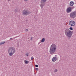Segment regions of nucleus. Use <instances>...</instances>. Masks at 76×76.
<instances>
[{"instance_id":"f257e3e1","label":"nucleus","mask_w":76,"mask_h":76,"mask_svg":"<svg viewBox=\"0 0 76 76\" xmlns=\"http://www.w3.org/2000/svg\"><path fill=\"white\" fill-rule=\"evenodd\" d=\"M7 53L9 56H12L16 53V49L14 47H10L8 50Z\"/></svg>"},{"instance_id":"f03ea898","label":"nucleus","mask_w":76,"mask_h":76,"mask_svg":"<svg viewBox=\"0 0 76 76\" xmlns=\"http://www.w3.org/2000/svg\"><path fill=\"white\" fill-rule=\"evenodd\" d=\"M56 48L57 46L54 44H53L50 46V54H53L56 51Z\"/></svg>"},{"instance_id":"7ed1b4c3","label":"nucleus","mask_w":76,"mask_h":76,"mask_svg":"<svg viewBox=\"0 0 76 76\" xmlns=\"http://www.w3.org/2000/svg\"><path fill=\"white\" fill-rule=\"evenodd\" d=\"M65 34L68 38H71L73 34V31L69 30V29H66L65 31Z\"/></svg>"},{"instance_id":"20e7f679","label":"nucleus","mask_w":76,"mask_h":76,"mask_svg":"<svg viewBox=\"0 0 76 76\" xmlns=\"http://www.w3.org/2000/svg\"><path fill=\"white\" fill-rule=\"evenodd\" d=\"M69 16L71 18H72L73 19H74V18H76V11H75L73 12H71L69 14Z\"/></svg>"},{"instance_id":"39448f33","label":"nucleus","mask_w":76,"mask_h":76,"mask_svg":"<svg viewBox=\"0 0 76 76\" xmlns=\"http://www.w3.org/2000/svg\"><path fill=\"white\" fill-rule=\"evenodd\" d=\"M23 15H28L30 14V12H27L25 10H24L23 11Z\"/></svg>"},{"instance_id":"423d86ee","label":"nucleus","mask_w":76,"mask_h":76,"mask_svg":"<svg viewBox=\"0 0 76 76\" xmlns=\"http://www.w3.org/2000/svg\"><path fill=\"white\" fill-rule=\"evenodd\" d=\"M72 12V7H69L66 9L67 13H70Z\"/></svg>"},{"instance_id":"0eeeda50","label":"nucleus","mask_w":76,"mask_h":76,"mask_svg":"<svg viewBox=\"0 0 76 76\" xmlns=\"http://www.w3.org/2000/svg\"><path fill=\"white\" fill-rule=\"evenodd\" d=\"M57 60V57H53L52 59V61L53 62H55Z\"/></svg>"},{"instance_id":"6e6552de","label":"nucleus","mask_w":76,"mask_h":76,"mask_svg":"<svg viewBox=\"0 0 76 76\" xmlns=\"http://www.w3.org/2000/svg\"><path fill=\"white\" fill-rule=\"evenodd\" d=\"M44 5H45V3L43 2H41L40 6L42 8H43V7H44Z\"/></svg>"},{"instance_id":"1a4fd4ad","label":"nucleus","mask_w":76,"mask_h":76,"mask_svg":"<svg viewBox=\"0 0 76 76\" xmlns=\"http://www.w3.org/2000/svg\"><path fill=\"white\" fill-rule=\"evenodd\" d=\"M74 4V2L73 1H71L70 2L69 5L70 6H73Z\"/></svg>"},{"instance_id":"9d476101","label":"nucleus","mask_w":76,"mask_h":76,"mask_svg":"<svg viewBox=\"0 0 76 76\" xmlns=\"http://www.w3.org/2000/svg\"><path fill=\"white\" fill-rule=\"evenodd\" d=\"M24 62L25 63V64H28V63H29V62L28 61L25 60L24 61Z\"/></svg>"},{"instance_id":"9b49d317","label":"nucleus","mask_w":76,"mask_h":76,"mask_svg":"<svg viewBox=\"0 0 76 76\" xmlns=\"http://www.w3.org/2000/svg\"><path fill=\"white\" fill-rule=\"evenodd\" d=\"M45 38H43L41 41V42H44V41H45Z\"/></svg>"},{"instance_id":"f8f14e48","label":"nucleus","mask_w":76,"mask_h":76,"mask_svg":"<svg viewBox=\"0 0 76 76\" xmlns=\"http://www.w3.org/2000/svg\"><path fill=\"white\" fill-rule=\"evenodd\" d=\"M5 42H2L0 43V45H2V44H4L5 43Z\"/></svg>"},{"instance_id":"ddd939ff","label":"nucleus","mask_w":76,"mask_h":76,"mask_svg":"<svg viewBox=\"0 0 76 76\" xmlns=\"http://www.w3.org/2000/svg\"><path fill=\"white\" fill-rule=\"evenodd\" d=\"M47 0H41V1L45 3V2H46V1Z\"/></svg>"},{"instance_id":"4468645a","label":"nucleus","mask_w":76,"mask_h":76,"mask_svg":"<svg viewBox=\"0 0 76 76\" xmlns=\"http://www.w3.org/2000/svg\"><path fill=\"white\" fill-rule=\"evenodd\" d=\"M15 12H18V10H17V9H15Z\"/></svg>"},{"instance_id":"2eb2a0df","label":"nucleus","mask_w":76,"mask_h":76,"mask_svg":"<svg viewBox=\"0 0 76 76\" xmlns=\"http://www.w3.org/2000/svg\"><path fill=\"white\" fill-rule=\"evenodd\" d=\"M33 59H34V57L33 56H32L31 58V60H33Z\"/></svg>"},{"instance_id":"dca6fc26","label":"nucleus","mask_w":76,"mask_h":76,"mask_svg":"<svg viewBox=\"0 0 76 76\" xmlns=\"http://www.w3.org/2000/svg\"><path fill=\"white\" fill-rule=\"evenodd\" d=\"M57 71H58V70H57V69H56L54 70L55 72H57Z\"/></svg>"},{"instance_id":"f3484780","label":"nucleus","mask_w":76,"mask_h":76,"mask_svg":"<svg viewBox=\"0 0 76 76\" xmlns=\"http://www.w3.org/2000/svg\"><path fill=\"white\" fill-rule=\"evenodd\" d=\"M72 23H71V22L69 21V24L70 25L72 24Z\"/></svg>"},{"instance_id":"a211bd4d","label":"nucleus","mask_w":76,"mask_h":76,"mask_svg":"<svg viewBox=\"0 0 76 76\" xmlns=\"http://www.w3.org/2000/svg\"><path fill=\"white\" fill-rule=\"evenodd\" d=\"M72 23V24H74V25H75V21H73V22Z\"/></svg>"},{"instance_id":"6ab92c4d","label":"nucleus","mask_w":76,"mask_h":76,"mask_svg":"<svg viewBox=\"0 0 76 76\" xmlns=\"http://www.w3.org/2000/svg\"><path fill=\"white\" fill-rule=\"evenodd\" d=\"M35 66L36 67H38V65H35Z\"/></svg>"},{"instance_id":"aec40b11","label":"nucleus","mask_w":76,"mask_h":76,"mask_svg":"<svg viewBox=\"0 0 76 76\" xmlns=\"http://www.w3.org/2000/svg\"><path fill=\"white\" fill-rule=\"evenodd\" d=\"M74 25H74V24H72V23L70 25L71 26H74Z\"/></svg>"},{"instance_id":"412c9836","label":"nucleus","mask_w":76,"mask_h":76,"mask_svg":"<svg viewBox=\"0 0 76 76\" xmlns=\"http://www.w3.org/2000/svg\"><path fill=\"white\" fill-rule=\"evenodd\" d=\"M36 69V70H38V68H36V69Z\"/></svg>"},{"instance_id":"4be33fe9","label":"nucleus","mask_w":76,"mask_h":76,"mask_svg":"<svg viewBox=\"0 0 76 76\" xmlns=\"http://www.w3.org/2000/svg\"><path fill=\"white\" fill-rule=\"evenodd\" d=\"M73 21H73V20H71V21H70V22L71 23H72V22H73Z\"/></svg>"},{"instance_id":"5701e85b","label":"nucleus","mask_w":76,"mask_h":76,"mask_svg":"<svg viewBox=\"0 0 76 76\" xmlns=\"http://www.w3.org/2000/svg\"><path fill=\"white\" fill-rule=\"evenodd\" d=\"M26 56H28V53H26Z\"/></svg>"},{"instance_id":"b1692460","label":"nucleus","mask_w":76,"mask_h":76,"mask_svg":"<svg viewBox=\"0 0 76 76\" xmlns=\"http://www.w3.org/2000/svg\"><path fill=\"white\" fill-rule=\"evenodd\" d=\"M72 9H73L75 8V7H71Z\"/></svg>"},{"instance_id":"393cba45","label":"nucleus","mask_w":76,"mask_h":76,"mask_svg":"<svg viewBox=\"0 0 76 76\" xmlns=\"http://www.w3.org/2000/svg\"><path fill=\"white\" fill-rule=\"evenodd\" d=\"M26 32H27V31H28V29H26Z\"/></svg>"},{"instance_id":"a878e982","label":"nucleus","mask_w":76,"mask_h":76,"mask_svg":"<svg viewBox=\"0 0 76 76\" xmlns=\"http://www.w3.org/2000/svg\"><path fill=\"white\" fill-rule=\"evenodd\" d=\"M28 0H24L25 1H27Z\"/></svg>"},{"instance_id":"bb28decb","label":"nucleus","mask_w":76,"mask_h":76,"mask_svg":"<svg viewBox=\"0 0 76 76\" xmlns=\"http://www.w3.org/2000/svg\"><path fill=\"white\" fill-rule=\"evenodd\" d=\"M69 29H73V28L72 27H70Z\"/></svg>"},{"instance_id":"cd10ccee","label":"nucleus","mask_w":76,"mask_h":76,"mask_svg":"<svg viewBox=\"0 0 76 76\" xmlns=\"http://www.w3.org/2000/svg\"><path fill=\"white\" fill-rule=\"evenodd\" d=\"M70 29V30H72L73 29Z\"/></svg>"},{"instance_id":"c85d7f7f","label":"nucleus","mask_w":76,"mask_h":76,"mask_svg":"<svg viewBox=\"0 0 76 76\" xmlns=\"http://www.w3.org/2000/svg\"><path fill=\"white\" fill-rule=\"evenodd\" d=\"M12 38H10V40H11V39H12Z\"/></svg>"},{"instance_id":"c756f323","label":"nucleus","mask_w":76,"mask_h":76,"mask_svg":"<svg viewBox=\"0 0 76 76\" xmlns=\"http://www.w3.org/2000/svg\"><path fill=\"white\" fill-rule=\"evenodd\" d=\"M10 0H8V1H9Z\"/></svg>"},{"instance_id":"7c9ffc66","label":"nucleus","mask_w":76,"mask_h":76,"mask_svg":"<svg viewBox=\"0 0 76 76\" xmlns=\"http://www.w3.org/2000/svg\"><path fill=\"white\" fill-rule=\"evenodd\" d=\"M27 20H26V21Z\"/></svg>"}]
</instances>
